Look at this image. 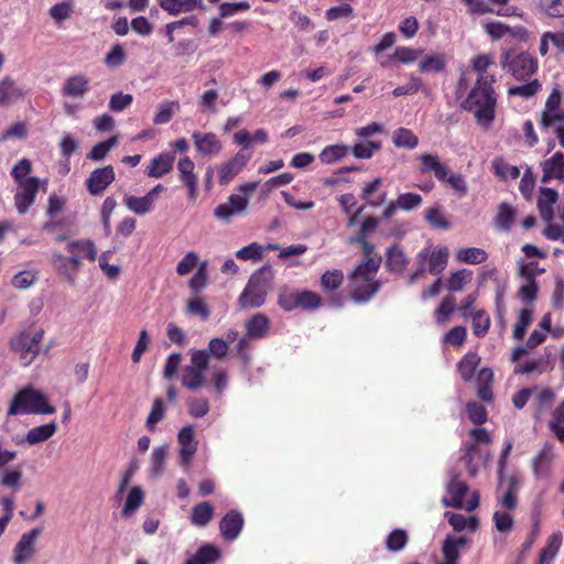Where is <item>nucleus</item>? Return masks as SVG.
I'll return each instance as SVG.
<instances>
[{
	"label": "nucleus",
	"mask_w": 564,
	"mask_h": 564,
	"mask_svg": "<svg viewBox=\"0 0 564 564\" xmlns=\"http://www.w3.org/2000/svg\"><path fill=\"white\" fill-rule=\"evenodd\" d=\"M496 76L477 77L460 107L471 112L476 122L485 129H489L496 118L498 96L494 88Z\"/></svg>",
	"instance_id": "f257e3e1"
},
{
	"label": "nucleus",
	"mask_w": 564,
	"mask_h": 564,
	"mask_svg": "<svg viewBox=\"0 0 564 564\" xmlns=\"http://www.w3.org/2000/svg\"><path fill=\"white\" fill-rule=\"evenodd\" d=\"M378 272V261L368 260L358 263L348 275L349 296L356 304L369 302L380 290L381 283L375 276Z\"/></svg>",
	"instance_id": "f03ea898"
},
{
	"label": "nucleus",
	"mask_w": 564,
	"mask_h": 564,
	"mask_svg": "<svg viewBox=\"0 0 564 564\" xmlns=\"http://www.w3.org/2000/svg\"><path fill=\"white\" fill-rule=\"evenodd\" d=\"M69 257H64L58 252L53 253V263L58 272L72 279V274L76 273L82 267V258L95 261L97 258V248L90 239H78L66 245Z\"/></svg>",
	"instance_id": "7ed1b4c3"
},
{
	"label": "nucleus",
	"mask_w": 564,
	"mask_h": 564,
	"mask_svg": "<svg viewBox=\"0 0 564 564\" xmlns=\"http://www.w3.org/2000/svg\"><path fill=\"white\" fill-rule=\"evenodd\" d=\"M55 411V408L48 404L46 397L41 391L28 387L13 397L8 415L53 414Z\"/></svg>",
	"instance_id": "20e7f679"
},
{
	"label": "nucleus",
	"mask_w": 564,
	"mask_h": 564,
	"mask_svg": "<svg viewBox=\"0 0 564 564\" xmlns=\"http://www.w3.org/2000/svg\"><path fill=\"white\" fill-rule=\"evenodd\" d=\"M501 66L519 80H528L538 70V58L528 52L509 50L501 56Z\"/></svg>",
	"instance_id": "39448f33"
},
{
	"label": "nucleus",
	"mask_w": 564,
	"mask_h": 564,
	"mask_svg": "<svg viewBox=\"0 0 564 564\" xmlns=\"http://www.w3.org/2000/svg\"><path fill=\"white\" fill-rule=\"evenodd\" d=\"M269 289L270 282L264 276L263 270L254 272L238 297L240 308L261 307L265 303Z\"/></svg>",
	"instance_id": "423d86ee"
},
{
	"label": "nucleus",
	"mask_w": 564,
	"mask_h": 564,
	"mask_svg": "<svg viewBox=\"0 0 564 564\" xmlns=\"http://www.w3.org/2000/svg\"><path fill=\"white\" fill-rule=\"evenodd\" d=\"M209 355L207 350H193L191 364L182 370L181 383L189 391H197L206 383Z\"/></svg>",
	"instance_id": "0eeeda50"
},
{
	"label": "nucleus",
	"mask_w": 564,
	"mask_h": 564,
	"mask_svg": "<svg viewBox=\"0 0 564 564\" xmlns=\"http://www.w3.org/2000/svg\"><path fill=\"white\" fill-rule=\"evenodd\" d=\"M44 330L39 329L33 334L22 332L10 340V348L19 355L21 364L26 367L31 365L40 354L41 341Z\"/></svg>",
	"instance_id": "6e6552de"
},
{
	"label": "nucleus",
	"mask_w": 564,
	"mask_h": 564,
	"mask_svg": "<svg viewBox=\"0 0 564 564\" xmlns=\"http://www.w3.org/2000/svg\"><path fill=\"white\" fill-rule=\"evenodd\" d=\"M42 534V528L36 527L21 535L13 549L14 564H25L36 553L35 543Z\"/></svg>",
	"instance_id": "1a4fd4ad"
},
{
	"label": "nucleus",
	"mask_w": 564,
	"mask_h": 564,
	"mask_svg": "<svg viewBox=\"0 0 564 564\" xmlns=\"http://www.w3.org/2000/svg\"><path fill=\"white\" fill-rule=\"evenodd\" d=\"M115 180L116 173L113 166L106 165L95 169L85 181V186L91 196H101Z\"/></svg>",
	"instance_id": "9d476101"
},
{
	"label": "nucleus",
	"mask_w": 564,
	"mask_h": 564,
	"mask_svg": "<svg viewBox=\"0 0 564 564\" xmlns=\"http://www.w3.org/2000/svg\"><path fill=\"white\" fill-rule=\"evenodd\" d=\"M192 139L197 153L204 158L217 156L223 150V143L214 132L194 131Z\"/></svg>",
	"instance_id": "9b49d317"
},
{
	"label": "nucleus",
	"mask_w": 564,
	"mask_h": 564,
	"mask_svg": "<svg viewBox=\"0 0 564 564\" xmlns=\"http://www.w3.org/2000/svg\"><path fill=\"white\" fill-rule=\"evenodd\" d=\"M18 192L14 195V204L20 214H25L35 200L39 191V178L30 176L23 183H18Z\"/></svg>",
	"instance_id": "f8f14e48"
},
{
	"label": "nucleus",
	"mask_w": 564,
	"mask_h": 564,
	"mask_svg": "<svg viewBox=\"0 0 564 564\" xmlns=\"http://www.w3.org/2000/svg\"><path fill=\"white\" fill-rule=\"evenodd\" d=\"M250 155L239 151L234 158L220 165L218 177L220 185H228L247 165Z\"/></svg>",
	"instance_id": "ddd939ff"
},
{
	"label": "nucleus",
	"mask_w": 564,
	"mask_h": 564,
	"mask_svg": "<svg viewBox=\"0 0 564 564\" xmlns=\"http://www.w3.org/2000/svg\"><path fill=\"white\" fill-rule=\"evenodd\" d=\"M195 164L189 156H184L177 162L178 178L187 188L191 199H196L198 189V177L194 172Z\"/></svg>",
	"instance_id": "4468645a"
},
{
	"label": "nucleus",
	"mask_w": 564,
	"mask_h": 564,
	"mask_svg": "<svg viewBox=\"0 0 564 564\" xmlns=\"http://www.w3.org/2000/svg\"><path fill=\"white\" fill-rule=\"evenodd\" d=\"M177 441L181 445L180 448V462L181 465L186 466L193 458L197 451V441L195 440V433L193 425L188 424L183 426L178 434Z\"/></svg>",
	"instance_id": "2eb2a0df"
},
{
	"label": "nucleus",
	"mask_w": 564,
	"mask_h": 564,
	"mask_svg": "<svg viewBox=\"0 0 564 564\" xmlns=\"http://www.w3.org/2000/svg\"><path fill=\"white\" fill-rule=\"evenodd\" d=\"M248 207V196L231 194L228 200L224 204L218 205L214 215L218 219L229 220L234 214L243 212Z\"/></svg>",
	"instance_id": "dca6fc26"
},
{
	"label": "nucleus",
	"mask_w": 564,
	"mask_h": 564,
	"mask_svg": "<svg viewBox=\"0 0 564 564\" xmlns=\"http://www.w3.org/2000/svg\"><path fill=\"white\" fill-rule=\"evenodd\" d=\"M542 183H549L552 180H564V154L555 152L551 158L541 162Z\"/></svg>",
	"instance_id": "f3484780"
},
{
	"label": "nucleus",
	"mask_w": 564,
	"mask_h": 564,
	"mask_svg": "<svg viewBox=\"0 0 564 564\" xmlns=\"http://www.w3.org/2000/svg\"><path fill=\"white\" fill-rule=\"evenodd\" d=\"M242 527L243 518L237 510L228 511L219 522L221 535L227 541L235 540L240 534Z\"/></svg>",
	"instance_id": "a211bd4d"
},
{
	"label": "nucleus",
	"mask_w": 564,
	"mask_h": 564,
	"mask_svg": "<svg viewBox=\"0 0 564 564\" xmlns=\"http://www.w3.org/2000/svg\"><path fill=\"white\" fill-rule=\"evenodd\" d=\"M420 172L423 174L433 172L440 182H445L449 167L442 163L437 154L423 153L419 156Z\"/></svg>",
	"instance_id": "6ab92c4d"
},
{
	"label": "nucleus",
	"mask_w": 564,
	"mask_h": 564,
	"mask_svg": "<svg viewBox=\"0 0 564 564\" xmlns=\"http://www.w3.org/2000/svg\"><path fill=\"white\" fill-rule=\"evenodd\" d=\"M247 336L251 339L264 338L271 328V321L263 313H256L245 322Z\"/></svg>",
	"instance_id": "aec40b11"
},
{
	"label": "nucleus",
	"mask_w": 564,
	"mask_h": 564,
	"mask_svg": "<svg viewBox=\"0 0 564 564\" xmlns=\"http://www.w3.org/2000/svg\"><path fill=\"white\" fill-rule=\"evenodd\" d=\"M446 490L452 496V499L448 500L443 498V505L446 507L462 509L464 507L463 500L468 491V486L459 479L458 475H455L448 481Z\"/></svg>",
	"instance_id": "412c9836"
},
{
	"label": "nucleus",
	"mask_w": 564,
	"mask_h": 564,
	"mask_svg": "<svg viewBox=\"0 0 564 564\" xmlns=\"http://www.w3.org/2000/svg\"><path fill=\"white\" fill-rule=\"evenodd\" d=\"M88 91L89 78L83 74L68 77L62 87L63 96L72 98H83Z\"/></svg>",
	"instance_id": "4be33fe9"
},
{
	"label": "nucleus",
	"mask_w": 564,
	"mask_h": 564,
	"mask_svg": "<svg viewBox=\"0 0 564 564\" xmlns=\"http://www.w3.org/2000/svg\"><path fill=\"white\" fill-rule=\"evenodd\" d=\"M175 155L172 152H162L153 158L147 169V175L150 177L160 178L173 170Z\"/></svg>",
	"instance_id": "5701e85b"
},
{
	"label": "nucleus",
	"mask_w": 564,
	"mask_h": 564,
	"mask_svg": "<svg viewBox=\"0 0 564 564\" xmlns=\"http://www.w3.org/2000/svg\"><path fill=\"white\" fill-rule=\"evenodd\" d=\"M468 539L464 536H447L442 544L444 562L441 564H458L459 549L468 544Z\"/></svg>",
	"instance_id": "b1692460"
},
{
	"label": "nucleus",
	"mask_w": 564,
	"mask_h": 564,
	"mask_svg": "<svg viewBox=\"0 0 564 564\" xmlns=\"http://www.w3.org/2000/svg\"><path fill=\"white\" fill-rule=\"evenodd\" d=\"M408 263V258L400 245L394 243L387 249L386 268L390 272L401 273Z\"/></svg>",
	"instance_id": "393cba45"
},
{
	"label": "nucleus",
	"mask_w": 564,
	"mask_h": 564,
	"mask_svg": "<svg viewBox=\"0 0 564 564\" xmlns=\"http://www.w3.org/2000/svg\"><path fill=\"white\" fill-rule=\"evenodd\" d=\"M480 364V357L475 351L467 352L457 364V371L465 382L475 378L476 370Z\"/></svg>",
	"instance_id": "a878e982"
},
{
	"label": "nucleus",
	"mask_w": 564,
	"mask_h": 564,
	"mask_svg": "<svg viewBox=\"0 0 564 564\" xmlns=\"http://www.w3.org/2000/svg\"><path fill=\"white\" fill-rule=\"evenodd\" d=\"M382 184L381 177L373 178L370 183L366 184L361 191V199L366 200V204L371 207L381 206L387 199V193L380 192L377 195L375 193L378 191L379 186Z\"/></svg>",
	"instance_id": "bb28decb"
},
{
	"label": "nucleus",
	"mask_w": 564,
	"mask_h": 564,
	"mask_svg": "<svg viewBox=\"0 0 564 564\" xmlns=\"http://www.w3.org/2000/svg\"><path fill=\"white\" fill-rule=\"evenodd\" d=\"M494 372L490 368H482L477 375V397L485 402H491L494 399L491 383Z\"/></svg>",
	"instance_id": "cd10ccee"
},
{
	"label": "nucleus",
	"mask_w": 564,
	"mask_h": 564,
	"mask_svg": "<svg viewBox=\"0 0 564 564\" xmlns=\"http://www.w3.org/2000/svg\"><path fill=\"white\" fill-rule=\"evenodd\" d=\"M214 511L213 505L208 501L195 505L189 516L191 523L199 528L206 527L213 519Z\"/></svg>",
	"instance_id": "c85d7f7f"
},
{
	"label": "nucleus",
	"mask_w": 564,
	"mask_h": 564,
	"mask_svg": "<svg viewBox=\"0 0 564 564\" xmlns=\"http://www.w3.org/2000/svg\"><path fill=\"white\" fill-rule=\"evenodd\" d=\"M24 96L23 90L15 85L10 77H4L0 82V104L8 105L21 99Z\"/></svg>",
	"instance_id": "c756f323"
},
{
	"label": "nucleus",
	"mask_w": 564,
	"mask_h": 564,
	"mask_svg": "<svg viewBox=\"0 0 564 564\" xmlns=\"http://www.w3.org/2000/svg\"><path fill=\"white\" fill-rule=\"evenodd\" d=\"M56 430H57V425L55 422H51L47 424L32 427L28 431V433L25 435V441L30 445L45 442L55 434Z\"/></svg>",
	"instance_id": "7c9ffc66"
},
{
	"label": "nucleus",
	"mask_w": 564,
	"mask_h": 564,
	"mask_svg": "<svg viewBox=\"0 0 564 564\" xmlns=\"http://www.w3.org/2000/svg\"><path fill=\"white\" fill-rule=\"evenodd\" d=\"M220 558V551L212 544L200 546L185 564H213Z\"/></svg>",
	"instance_id": "2f4dec72"
},
{
	"label": "nucleus",
	"mask_w": 564,
	"mask_h": 564,
	"mask_svg": "<svg viewBox=\"0 0 564 564\" xmlns=\"http://www.w3.org/2000/svg\"><path fill=\"white\" fill-rule=\"evenodd\" d=\"M426 261H429L427 271L431 274H441L445 270L448 262V249L446 247H441L432 252L429 251Z\"/></svg>",
	"instance_id": "473e14b6"
},
{
	"label": "nucleus",
	"mask_w": 564,
	"mask_h": 564,
	"mask_svg": "<svg viewBox=\"0 0 564 564\" xmlns=\"http://www.w3.org/2000/svg\"><path fill=\"white\" fill-rule=\"evenodd\" d=\"M455 257L460 263L479 264L488 259V253L481 248L468 247L458 249Z\"/></svg>",
	"instance_id": "72a5a7b5"
},
{
	"label": "nucleus",
	"mask_w": 564,
	"mask_h": 564,
	"mask_svg": "<svg viewBox=\"0 0 564 564\" xmlns=\"http://www.w3.org/2000/svg\"><path fill=\"white\" fill-rule=\"evenodd\" d=\"M344 282V273L341 270L333 269L325 271L321 279L319 284L325 293H333L337 291Z\"/></svg>",
	"instance_id": "f704fd0d"
},
{
	"label": "nucleus",
	"mask_w": 564,
	"mask_h": 564,
	"mask_svg": "<svg viewBox=\"0 0 564 564\" xmlns=\"http://www.w3.org/2000/svg\"><path fill=\"white\" fill-rule=\"evenodd\" d=\"M161 8L170 14L189 12L200 6V0H162Z\"/></svg>",
	"instance_id": "c9c22d12"
},
{
	"label": "nucleus",
	"mask_w": 564,
	"mask_h": 564,
	"mask_svg": "<svg viewBox=\"0 0 564 564\" xmlns=\"http://www.w3.org/2000/svg\"><path fill=\"white\" fill-rule=\"evenodd\" d=\"M181 105L177 100H164L159 105V110L153 118L154 124H165L178 112Z\"/></svg>",
	"instance_id": "e433bc0d"
},
{
	"label": "nucleus",
	"mask_w": 564,
	"mask_h": 564,
	"mask_svg": "<svg viewBox=\"0 0 564 564\" xmlns=\"http://www.w3.org/2000/svg\"><path fill=\"white\" fill-rule=\"evenodd\" d=\"M446 68V58L444 54L426 55L419 63V70L421 73H442Z\"/></svg>",
	"instance_id": "4c0bfd02"
},
{
	"label": "nucleus",
	"mask_w": 564,
	"mask_h": 564,
	"mask_svg": "<svg viewBox=\"0 0 564 564\" xmlns=\"http://www.w3.org/2000/svg\"><path fill=\"white\" fill-rule=\"evenodd\" d=\"M123 204L126 207L137 215H145L152 210L153 203L148 198L147 195L142 197L126 195L123 197Z\"/></svg>",
	"instance_id": "58836bf2"
},
{
	"label": "nucleus",
	"mask_w": 564,
	"mask_h": 564,
	"mask_svg": "<svg viewBox=\"0 0 564 564\" xmlns=\"http://www.w3.org/2000/svg\"><path fill=\"white\" fill-rule=\"evenodd\" d=\"M516 218V210L508 204L502 203L498 207V213L495 218V225L497 228L509 231L513 226Z\"/></svg>",
	"instance_id": "ea45409f"
},
{
	"label": "nucleus",
	"mask_w": 564,
	"mask_h": 564,
	"mask_svg": "<svg viewBox=\"0 0 564 564\" xmlns=\"http://www.w3.org/2000/svg\"><path fill=\"white\" fill-rule=\"evenodd\" d=\"M393 144L398 148L414 149L417 143V137L406 128H398L392 135Z\"/></svg>",
	"instance_id": "a19ab883"
},
{
	"label": "nucleus",
	"mask_w": 564,
	"mask_h": 564,
	"mask_svg": "<svg viewBox=\"0 0 564 564\" xmlns=\"http://www.w3.org/2000/svg\"><path fill=\"white\" fill-rule=\"evenodd\" d=\"M118 143V137L113 135L102 142H99L93 147V149L87 154V159L98 162L102 161L108 152L116 147Z\"/></svg>",
	"instance_id": "79ce46f5"
},
{
	"label": "nucleus",
	"mask_w": 564,
	"mask_h": 564,
	"mask_svg": "<svg viewBox=\"0 0 564 564\" xmlns=\"http://www.w3.org/2000/svg\"><path fill=\"white\" fill-rule=\"evenodd\" d=\"M408 532L403 529H394L386 539V547L390 552H399L408 544Z\"/></svg>",
	"instance_id": "37998d69"
},
{
	"label": "nucleus",
	"mask_w": 564,
	"mask_h": 564,
	"mask_svg": "<svg viewBox=\"0 0 564 564\" xmlns=\"http://www.w3.org/2000/svg\"><path fill=\"white\" fill-rule=\"evenodd\" d=\"M425 220L436 229H449L451 221L445 217L440 206H433L426 209Z\"/></svg>",
	"instance_id": "c03bdc74"
},
{
	"label": "nucleus",
	"mask_w": 564,
	"mask_h": 564,
	"mask_svg": "<svg viewBox=\"0 0 564 564\" xmlns=\"http://www.w3.org/2000/svg\"><path fill=\"white\" fill-rule=\"evenodd\" d=\"M297 302L299 308L305 311H315L323 304L322 297L316 292L308 290L299 291Z\"/></svg>",
	"instance_id": "a18cd8bd"
},
{
	"label": "nucleus",
	"mask_w": 564,
	"mask_h": 564,
	"mask_svg": "<svg viewBox=\"0 0 564 564\" xmlns=\"http://www.w3.org/2000/svg\"><path fill=\"white\" fill-rule=\"evenodd\" d=\"M473 278V272L468 269H462L451 274L447 280L446 288L448 291L458 292L462 291L464 285L469 282Z\"/></svg>",
	"instance_id": "49530a36"
},
{
	"label": "nucleus",
	"mask_w": 564,
	"mask_h": 564,
	"mask_svg": "<svg viewBox=\"0 0 564 564\" xmlns=\"http://www.w3.org/2000/svg\"><path fill=\"white\" fill-rule=\"evenodd\" d=\"M349 148L346 145H327L321 153L319 160L325 164H332L347 155Z\"/></svg>",
	"instance_id": "de8ad7c7"
},
{
	"label": "nucleus",
	"mask_w": 564,
	"mask_h": 564,
	"mask_svg": "<svg viewBox=\"0 0 564 564\" xmlns=\"http://www.w3.org/2000/svg\"><path fill=\"white\" fill-rule=\"evenodd\" d=\"M542 88V84L539 79H533L524 85L512 86L508 89L510 96H520L523 98H530L535 96Z\"/></svg>",
	"instance_id": "09e8293b"
},
{
	"label": "nucleus",
	"mask_w": 564,
	"mask_h": 564,
	"mask_svg": "<svg viewBox=\"0 0 564 564\" xmlns=\"http://www.w3.org/2000/svg\"><path fill=\"white\" fill-rule=\"evenodd\" d=\"M473 333L476 337H484L490 327V317L484 310H478L473 314Z\"/></svg>",
	"instance_id": "8fccbe9b"
},
{
	"label": "nucleus",
	"mask_w": 564,
	"mask_h": 564,
	"mask_svg": "<svg viewBox=\"0 0 564 564\" xmlns=\"http://www.w3.org/2000/svg\"><path fill=\"white\" fill-rule=\"evenodd\" d=\"M456 307V300L453 295L445 296L435 311V319L438 324H444L449 319Z\"/></svg>",
	"instance_id": "3c124183"
},
{
	"label": "nucleus",
	"mask_w": 564,
	"mask_h": 564,
	"mask_svg": "<svg viewBox=\"0 0 564 564\" xmlns=\"http://www.w3.org/2000/svg\"><path fill=\"white\" fill-rule=\"evenodd\" d=\"M466 411L468 419L473 424L481 425L487 422L488 413L482 404L476 401H469L466 404Z\"/></svg>",
	"instance_id": "603ef678"
},
{
	"label": "nucleus",
	"mask_w": 564,
	"mask_h": 564,
	"mask_svg": "<svg viewBox=\"0 0 564 564\" xmlns=\"http://www.w3.org/2000/svg\"><path fill=\"white\" fill-rule=\"evenodd\" d=\"M143 499H144V494L143 491L141 490L140 487H133L127 499H126V502H124V506H123V509H122V514L124 517H128L130 516L132 512H134L143 502Z\"/></svg>",
	"instance_id": "864d4df0"
},
{
	"label": "nucleus",
	"mask_w": 564,
	"mask_h": 564,
	"mask_svg": "<svg viewBox=\"0 0 564 564\" xmlns=\"http://www.w3.org/2000/svg\"><path fill=\"white\" fill-rule=\"evenodd\" d=\"M22 479V468L20 466L13 469H4L1 474L0 485L12 488L13 491L20 490Z\"/></svg>",
	"instance_id": "5fc2aeb1"
},
{
	"label": "nucleus",
	"mask_w": 564,
	"mask_h": 564,
	"mask_svg": "<svg viewBox=\"0 0 564 564\" xmlns=\"http://www.w3.org/2000/svg\"><path fill=\"white\" fill-rule=\"evenodd\" d=\"M532 315H533V313L529 308H522L520 311L518 321L516 322L514 327H513V338L514 339L521 340L524 337L527 329L532 322Z\"/></svg>",
	"instance_id": "6e6d98bb"
},
{
	"label": "nucleus",
	"mask_w": 564,
	"mask_h": 564,
	"mask_svg": "<svg viewBox=\"0 0 564 564\" xmlns=\"http://www.w3.org/2000/svg\"><path fill=\"white\" fill-rule=\"evenodd\" d=\"M381 142L379 141H367V142H360L356 143L351 152L356 159H370L375 152L380 150Z\"/></svg>",
	"instance_id": "4d7b16f0"
},
{
	"label": "nucleus",
	"mask_w": 564,
	"mask_h": 564,
	"mask_svg": "<svg viewBox=\"0 0 564 564\" xmlns=\"http://www.w3.org/2000/svg\"><path fill=\"white\" fill-rule=\"evenodd\" d=\"M492 167H494L495 174L501 178L510 177L512 180H516L520 176V169L518 166L510 165L509 163L505 162L502 159L494 160Z\"/></svg>",
	"instance_id": "13d9d810"
},
{
	"label": "nucleus",
	"mask_w": 564,
	"mask_h": 564,
	"mask_svg": "<svg viewBox=\"0 0 564 564\" xmlns=\"http://www.w3.org/2000/svg\"><path fill=\"white\" fill-rule=\"evenodd\" d=\"M207 261L200 262L196 273L189 280L188 285L193 293H199L207 285Z\"/></svg>",
	"instance_id": "bf43d9fd"
},
{
	"label": "nucleus",
	"mask_w": 564,
	"mask_h": 564,
	"mask_svg": "<svg viewBox=\"0 0 564 564\" xmlns=\"http://www.w3.org/2000/svg\"><path fill=\"white\" fill-rule=\"evenodd\" d=\"M482 26L492 41H498L511 33L510 26L500 21H488Z\"/></svg>",
	"instance_id": "052dcab7"
},
{
	"label": "nucleus",
	"mask_w": 564,
	"mask_h": 564,
	"mask_svg": "<svg viewBox=\"0 0 564 564\" xmlns=\"http://www.w3.org/2000/svg\"><path fill=\"white\" fill-rule=\"evenodd\" d=\"M549 369V361L544 358H538L533 360H529L523 365H518L514 369V373H532L539 372L543 373Z\"/></svg>",
	"instance_id": "680f3d73"
},
{
	"label": "nucleus",
	"mask_w": 564,
	"mask_h": 564,
	"mask_svg": "<svg viewBox=\"0 0 564 564\" xmlns=\"http://www.w3.org/2000/svg\"><path fill=\"white\" fill-rule=\"evenodd\" d=\"M539 8L551 18L564 17V0H539Z\"/></svg>",
	"instance_id": "e2e57ef3"
},
{
	"label": "nucleus",
	"mask_w": 564,
	"mask_h": 564,
	"mask_svg": "<svg viewBox=\"0 0 564 564\" xmlns=\"http://www.w3.org/2000/svg\"><path fill=\"white\" fill-rule=\"evenodd\" d=\"M186 403L193 417H204L209 412V403L205 398H188Z\"/></svg>",
	"instance_id": "0e129e2a"
},
{
	"label": "nucleus",
	"mask_w": 564,
	"mask_h": 564,
	"mask_svg": "<svg viewBox=\"0 0 564 564\" xmlns=\"http://www.w3.org/2000/svg\"><path fill=\"white\" fill-rule=\"evenodd\" d=\"M167 456V446H158L151 454V469L154 475H161L164 469L165 459Z\"/></svg>",
	"instance_id": "69168bd1"
},
{
	"label": "nucleus",
	"mask_w": 564,
	"mask_h": 564,
	"mask_svg": "<svg viewBox=\"0 0 564 564\" xmlns=\"http://www.w3.org/2000/svg\"><path fill=\"white\" fill-rule=\"evenodd\" d=\"M236 257L243 261H259L263 257L262 247L257 242L249 243L248 246H245L243 248L239 249L236 252Z\"/></svg>",
	"instance_id": "338daca9"
},
{
	"label": "nucleus",
	"mask_w": 564,
	"mask_h": 564,
	"mask_svg": "<svg viewBox=\"0 0 564 564\" xmlns=\"http://www.w3.org/2000/svg\"><path fill=\"white\" fill-rule=\"evenodd\" d=\"M186 313L191 315H197L202 319L206 321L209 317L210 311L203 299L195 297L188 300Z\"/></svg>",
	"instance_id": "774afa93"
}]
</instances>
